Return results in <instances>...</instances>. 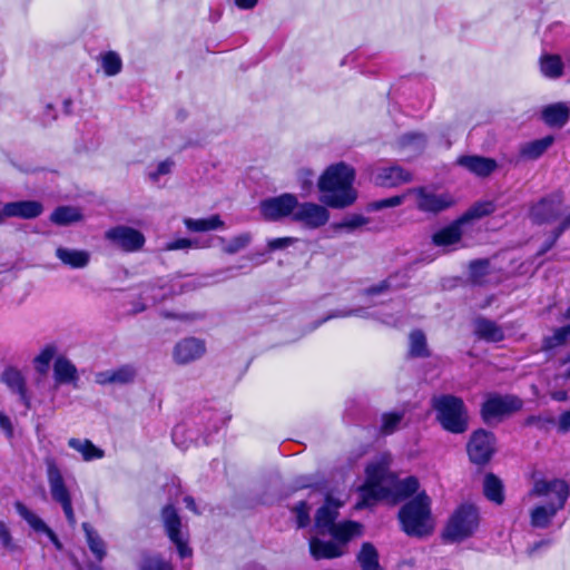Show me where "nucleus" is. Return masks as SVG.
Segmentation results:
<instances>
[{
	"mask_svg": "<svg viewBox=\"0 0 570 570\" xmlns=\"http://www.w3.org/2000/svg\"><path fill=\"white\" fill-rule=\"evenodd\" d=\"M350 316H356L361 318H367L370 316V313L367 312L366 307H357V308H351V309H337L330 314H327L325 317L317 320L314 322L311 327L308 328V332H312L320 327L325 322L336 318V317H350Z\"/></svg>",
	"mask_w": 570,
	"mask_h": 570,
	"instance_id": "obj_45",
	"label": "nucleus"
},
{
	"mask_svg": "<svg viewBox=\"0 0 570 570\" xmlns=\"http://www.w3.org/2000/svg\"><path fill=\"white\" fill-rule=\"evenodd\" d=\"M47 479L52 500L60 504L63 514L70 525L76 524L71 494L65 483L62 473L53 458H46Z\"/></svg>",
	"mask_w": 570,
	"mask_h": 570,
	"instance_id": "obj_9",
	"label": "nucleus"
},
{
	"mask_svg": "<svg viewBox=\"0 0 570 570\" xmlns=\"http://www.w3.org/2000/svg\"><path fill=\"white\" fill-rule=\"evenodd\" d=\"M554 142V137L549 135L523 144L520 147V156L524 159L535 160L540 158Z\"/></svg>",
	"mask_w": 570,
	"mask_h": 570,
	"instance_id": "obj_34",
	"label": "nucleus"
},
{
	"mask_svg": "<svg viewBox=\"0 0 570 570\" xmlns=\"http://www.w3.org/2000/svg\"><path fill=\"white\" fill-rule=\"evenodd\" d=\"M174 165H175V163L170 158H167V159L160 161L157 165L156 170L149 173L150 180L157 181L160 176L170 174Z\"/></svg>",
	"mask_w": 570,
	"mask_h": 570,
	"instance_id": "obj_61",
	"label": "nucleus"
},
{
	"mask_svg": "<svg viewBox=\"0 0 570 570\" xmlns=\"http://www.w3.org/2000/svg\"><path fill=\"white\" fill-rule=\"evenodd\" d=\"M368 223V218L361 214H352L346 216L342 222L335 225L337 229H345L347 232H353Z\"/></svg>",
	"mask_w": 570,
	"mask_h": 570,
	"instance_id": "obj_50",
	"label": "nucleus"
},
{
	"mask_svg": "<svg viewBox=\"0 0 570 570\" xmlns=\"http://www.w3.org/2000/svg\"><path fill=\"white\" fill-rule=\"evenodd\" d=\"M463 222H460V218L450 224L449 226L440 229L434 233L432 236V242L435 246H450L459 243L462 237L461 226Z\"/></svg>",
	"mask_w": 570,
	"mask_h": 570,
	"instance_id": "obj_33",
	"label": "nucleus"
},
{
	"mask_svg": "<svg viewBox=\"0 0 570 570\" xmlns=\"http://www.w3.org/2000/svg\"><path fill=\"white\" fill-rule=\"evenodd\" d=\"M342 502L326 494L324 504L320 507L315 513L314 523L320 535H326L335 527H340L342 522L336 523L338 517V508Z\"/></svg>",
	"mask_w": 570,
	"mask_h": 570,
	"instance_id": "obj_18",
	"label": "nucleus"
},
{
	"mask_svg": "<svg viewBox=\"0 0 570 570\" xmlns=\"http://www.w3.org/2000/svg\"><path fill=\"white\" fill-rule=\"evenodd\" d=\"M82 529L85 531L87 543L90 551L92 552L97 561L101 562L106 557L105 541L100 538L98 532L94 530L88 522L82 523Z\"/></svg>",
	"mask_w": 570,
	"mask_h": 570,
	"instance_id": "obj_42",
	"label": "nucleus"
},
{
	"mask_svg": "<svg viewBox=\"0 0 570 570\" xmlns=\"http://www.w3.org/2000/svg\"><path fill=\"white\" fill-rule=\"evenodd\" d=\"M56 257L70 268L81 269L88 266L91 255L85 249L59 246L56 249Z\"/></svg>",
	"mask_w": 570,
	"mask_h": 570,
	"instance_id": "obj_29",
	"label": "nucleus"
},
{
	"mask_svg": "<svg viewBox=\"0 0 570 570\" xmlns=\"http://www.w3.org/2000/svg\"><path fill=\"white\" fill-rule=\"evenodd\" d=\"M14 509L21 519H23L36 533L46 534L57 550L62 549V543L53 530L49 528V525L40 517L32 512L26 504H23L21 501H16Z\"/></svg>",
	"mask_w": 570,
	"mask_h": 570,
	"instance_id": "obj_22",
	"label": "nucleus"
},
{
	"mask_svg": "<svg viewBox=\"0 0 570 570\" xmlns=\"http://www.w3.org/2000/svg\"><path fill=\"white\" fill-rule=\"evenodd\" d=\"M414 193L416 206L424 213L439 214L454 204L453 197L449 194H435L424 187L415 188Z\"/></svg>",
	"mask_w": 570,
	"mask_h": 570,
	"instance_id": "obj_19",
	"label": "nucleus"
},
{
	"mask_svg": "<svg viewBox=\"0 0 570 570\" xmlns=\"http://www.w3.org/2000/svg\"><path fill=\"white\" fill-rule=\"evenodd\" d=\"M563 196L561 193H551L543 196L529 209V218L534 225L550 224L558 220L563 214Z\"/></svg>",
	"mask_w": 570,
	"mask_h": 570,
	"instance_id": "obj_12",
	"label": "nucleus"
},
{
	"mask_svg": "<svg viewBox=\"0 0 570 570\" xmlns=\"http://www.w3.org/2000/svg\"><path fill=\"white\" fill-rule=\"evenodd\" d=\"M105 239L125 253L140 250L146 242L144 234L127 225H117L105 233Z\"/></svg>",
	"mask_w": 570,
	"mask_h": 570,
	"instance_id": "obj_14",
	"label": "nucleus"
},
{
	"mask_svg": "<svg viewBox=\"0 0 570 570\" xmlns=\"http://www.w3.org/2000/svg\"><path fill=\"white\" fill-rule=\"evenodd\" d=\"M206 342L203 338L188 336L179 340L173 348V360L178 365H188L206 354Z\"/></svg>",
	"mask_w": 570,
	"mask_h": 570,
	"instance_id": "obj_16",
	"label": "nucleus"
},
{
	"mask_svg": "<svg viewBox=\"0 0 570 570\" xmlns=\"http://www.w3.org/2000/svg\"><path fill=\"white\" fill-rule=\"evenodd\" d=\"M426 144V135L420 131L405 132L397 138L400 149L411 150L414 154H421L425 149Z\"/></svg>",
	"mask_w": 570,
	"mask_h": 570,
	"instance_id": "obj_37",
	"label": "nucleus"
},
{
	"mask_svg": "<svg viewBox=\"0 0 570 570\" xmlns=\"http://www.w3.org/2000/svg\"><path fill=\"white\" fill-rule=\"evenodd\" d=\"M292 511L296 515L297 528L304 529L309 524V505L306 501L302 500L297 502Z\"/></svg>",
	"mask_w": 570,
	"mask_h": 570,
	"instance_id": "obj_53",
	"label": "nucleus"
},
{
	"mask_svg": "<svg viewBox=\"0 0 570 570\" xmlns=\"http://www.w3.org/2000/svg\"><path fill=\"white\" fill-rule=\"evenodd\" d=\"M524 425L535 426L540 431H549L556 425V419L551 415H530L525 419Z\"/></svg>",
	"mask_w": 570,
	"mask_h": 570,
	"instance_id": "obj_51",
	"label": "nucleus"
},
{
	"mask_svg": "<svg viewBox=\"0 0 570 570\" xmlns=\"http://www.w3.org/2000/svg\"><path fill=\"white\" fill-rule=\"evenodd\" d=\"M298 199L294 194L284 193L278 196L267 197L259 202V213L267 222H278L293 216Z\"/></svg>",
	"mask_w": 570,
	"mask_h": 570,
	"instance_id": "obj_13",
	"label": "nucleus"
},
{
	"mask_svg": "<svg viewBox=\"0 0 570 570\" xmlns=\"http://www.w3.org/2000/svg\"><path fill=\"white\" fill-rule=\"evenodd\" d=\"M495 210V206L492 202H479L472 205L461 217L460 222L464 224L474 219L491 215Z\"/></svg>",
	"mask_w": 570,
	"mask_h": 570,
	"instance_id": "obj_46",
	"label": "nucleus"
},
{
	"mask_svg": "<svg viewBox=\"0 0 570 570\" xmlns=\"http://www.w3.org/2000/svg\"><path fill=\"white\" fill-rule=\"evenodd\" d=\"M532 494L549 498L544 504H538L530 511V525L534 529H548L557 513L562 510L570 495L568 483L561 479L538 480Z\"/></svg>",
	"mask_w": 570,
	"mask_h": 570,
	"instance_id": "obj_3",
	"label": "nucleus"
},
{
	"mask_svg": "<svg viewBox=\"0 0 570 570\" xmlns=\"http://www.w3.org/2000/svg\"><path fill=\"white\" fill-rule=\"evenodd\" d=\"M483 494L489 501L501 505L504 502V485L501 479L491 472L487 473L483 480Z\"/></svg>",
	"mask_w": 570,
	"mask_h": 570,
	"instance_id": "obj_35",
	"label": "nucleus"
},
{
	"mask_svg": "<svg viewBox=\"0 0 570 570\" xmlns=\"http://www.w3.org/2000/svg\"><path fill=\"white\" fill-rule=\"evenodd\" d=\"M330 213L326 207L309 202H298L292 216L293 222L299 223L309 229H316L326 225Z\"/></svg>",
	"mask_w": 570,
	"mask_h": 570,
	"instance_id": "obj_17",
	"label": "nucleus"
},
{
	"mask_svg": "<svg viewBox=\"0 0 570 570\" xmlns=\"http://www.w3.org/2000/svg\"><path fill=\"white\" fill-rule=\"evenodd\" d=\"M229 420L224 412L213 409L204 407L198 414L191 420V423H179L176 424L171 432V439L176 446L181 450H186L190 444L205 445L210 444L212 435L217 433Z\"/></svg>",
	"mask_w": 570,
	"mask_h": 570,
	"instance_id": "obj_2",
	"label": "nucleus"
},
{
	"mask_svg": "<svg viewBox=\"0 0 570 570\" xmlns=\"http://www.w3.org/2000/svg\"><path fill=\"white\" fill-rule=\"evenodd\" d=\"M478 527V508L471 503H463L451 515L443 531V539L450 542L463 541L473 535Z\"/></svg>",
	"mask_w": 570,
	"mask_h": 570,
	"instance_id": "obj_7",
	"label": "nucleus"
},
{
	"mask_svg": "<svg viewBox=\"0 0 570 570\" xmlns=\"http://www.w3.org/2000/svg\"><path fill=\"white\" fill-rule=\"evenodd\" d=\"M541 120L550 128H563L570 119V108L566 102H554L542 108Z\"/></svg>",
	"mask_w": 570,
	"mask_h": 570,
	"instance_id": "obj_27",
	"label": "nucleus"
},
{
	"mask_svg": "<svg viewBox=\"0 0 570 570\" xmlns=\"http://www.w3.org/2000/svg\"><path fill=\"white\" fill-rule=\"evenodd\" d=\"M570 229V213L568 215H566L562 220L559 223L558 226H556L550 235H549V239H553V243L557 244L558 239L562 236V234Z\"/></svg>",
	"mask_w": 570,
	"mask_h": 570,
	"instance_id": "obj_63",
	"label": "nucleus"
},
{
	"mask_svg": "<svg viewBox=\"0 0 570 570\" xmlns=\"http://www.w3.org/2000/svg\"><path fill=\"white\" fill-rule=\"evenodd\" d=\"M557 430L559 433L564 434L570 431V410L564 411L560 414L559 419L556 420Z\"/></svg>",
	"mask_w": 570,
	"mask_h": 570,
	"instance_id": "obj_64",
	"label": "nucleus"
},
{
	"mask_svg": "<svg viewBox=\"0 0 570 570\" xmlns=\"http://www.w3.org/2000/svg\"><path fill=\"white\" fill-rule=\"evenodd\" d=\"M101 68L106 76L114 77L121 72L122 60L116 51H107L100 55Z\"/></svg>",
	"mask_w": 570,
	"mask_h": 570,
	"instance_id": "obj_47",
	"label": "nucleus"
},
{
	"mask_svg": "<svg viewBox=\"0 0 570 570\" xmlns=\"http://www.w3.org/2000/svg\"><path fill=\"white\" fill-rule=\"evenodd\" d=\"M431 406L441 428L452 434H463L469 429V412L464 401L453 394L433 396Z\"/></svg>",
	"mask_w": 570,
	"mask_h": 570,
	"instance_id": "obj_6",
	"label": "nucleus"
},
{
	"mask_svg": "<svg viewBox=\"0 0 570 570\" xmlns=\"http://www.w3.org/2000/svg\"><path fill=\"white\" fill-rule=\"evenodd\" d=\"M14 509L21 519H23L36 533L46 534L57 550L62 549V543L53 530L49 528V525L40 517L32 512L26 504H23L21 501H16Z\"/></svg>",
	"mask_w": 570,
	"mask_h": 570,
	"instance_id": "obj_21",
	"label": "nucleus"
},
{
	"mask_svg": "<svg viewBox=\"0 0 570 570\" xmlns=\"http://www.w3.org/2000/svg\"><path fill=\"white\" fill-rule=\"evenodd\" d=\"M0 543H1V547L10 553L21 551L20 546L14 542V540L11 535L10 529L1 520H0Z\"/></svg>",
	"mask_w": 570,
	"mask_h": 570,
	"instance_id": "obj_52",
	"label": "nucleus"
},
{
	"mask_svg": "<svg viewBox=\"0 0 570 570\" xmlns=\"http://www.w3.org/2000/svg\"><path fill=\"white\" fill-rule=\"evenodd\" d=\"M297 180L303 191L308 193L314 185V173L311 169L302 168L297 171Z\"/></svg>",
	"mask_w": 570,
	"mask_h": 570,
	"instance_id": "obj_60",
	"label": "nucleus"
},
{
	"mask_svg": "<svg viewBox=\"0 0 570 570\" xmlns=\"http://www.w3.org/2000/svg\"><path fill=\"white\" fill-rule=\"evenodd\" d=\"M403 419V412H389L382 414L380 432L384 435L393 434L399 430Z\"/></svg>",
	"mask_w": 570,
	"mask_h": 570,
	"instance_id": "obj_49",
	"label": "nucleus"
},
{
	"mask_svg": "<svg viewBox=\"0 0 570 570\" xmlns=\"http://www.w3.org/2000/svg\"><path fill=\"white\" fill-rule=\"evenodd\" d=\"M564 318L570 321V306L564 313ZM570 337V323L554 330L551 336L543 338L542 348L552 350L567 343Z\"/></svg>",
	"mask_w": 570,
	"mask_h": 570,
	"instance_id": "obj_43",
	"label": "nucleus"
},
{
	"mask_svg": "<svg viewBox=\"0 0 570 570\" xmlns=\"http://www.w3.org/2000/svg\"><path fill=\"white\" fill-rule=\"evenodd\" d=\"M564 65L558 55H542L540 70L546 78L558 79L563 75Z\"/></svg>",
	"mask_w": 570,
	"mask_h": 570,
	"instance_id": "obj_41",
	"label": "nucleus"
},
{
	"mask_svg": "<svg viewBox=\"0 0 570 570\" xmlns=\"http://www.w3.org/2000/svg\"><path fill=\"white\" fill-rule=\"evenodd\" d=\"M53 379L57 385L73 383L78 380L77 367L65 356H58L53 363Z\"/></svg>",
	"mask_w": 570,
	"mask_h": 570,
	"instance_id": "obj_31",
	"label": "nucleus"
},
{
	"mask_svg": "<svg viewBox=\"0 0 570 570\" xmlns=\"http://www.w3.org/2000/svg\"><path fill=\"white\" fill-rule=\"evenodd\" d=\"M523 402L512 394H489L481 404L480 415L484 424L494 425L522 409Z\"/></svg>",
	"mask_w": 570,
	"mask_h": 570,
	"instance_id": "obj_8",
	"label": "nucleus"
},
{
	"mask_svg": "<svg viewBox=\"0 0 570 570\" xmlns=\"http://www.w3.org/2000/svg\"><path fill=\"white\" fill-rule=\"evenodd\" d=\"M43 212V206L38 200H17L3 204L4 219L8 217H18L22 219H33Z\"/></svg>",
	"mask_w": 570,
	"mask_h": 570,
	"instance_id": "obj_25",
	"label": "nucleus"
},
{
	"mask_svg": "<svg viewBox=\"0 0 570 570\" xmlns=\"http://www.w3.org/2000/svg\"><path fill=\"white\" fill-rule=\"evenodd\" d=\"M366 481L361 489L362 503L357 507L370 505L373 501L386 499L390 497V488L385 482L391 478L387 468L382 463L368 464L365 469Z\"/></svg>",
	"mask_w": 570,
	"mask_h": 570,
	"instance_id": "obj_10",
	"label": "nucleus"
},
{
	"mask_svg": "<svg viewBox=\"0 0 570 570\" xmlns=\"http://www.w3.org/2000/svg\"><path fill=\"white\" fill-rule=\"evenodd\" d=\"M404 199V195H395L389 198L375 200L368 205V208L371 210H382L384 208L397 207L403 204Z\"/></svg>",
	"mask_w": 570,
	"mask_h": 570,
	"instance_id": "obj_56",
	"label": "nucleus"
},
{
	"mask_svg": "<svg viewBox=\"0 0 570 570\" xmlns=\"http://www.w3.org/2000/svg\"><path fill=\"white\" fill-rule=\"evenodd\" d=\"M161 315L165 318L178 320V321H181L185 323H194L196 321H200V320L205 318V314L199 313V312L173 313V312L164 311V312H161Z\"/></svg>",
	"mask_w": 570,
	"mask_h": 570,
	"instance_id": "obj_58",
	"label": "nucleus"
},
{
	"mask_svg": "<svg viewBox=\"0 0 570 570\" xmlns=\"http://www.w3.org/2000/svg\"><path fill=\"white\" fill-rule=\"evenodd\" d=\"M456 165L482 178L489 177L498 168L495 159L479 155L460 156Z\"/></svg>",
	"mask_w": 570,
	"mask_h": 570,
	"instance_id": "obj_23",
	"label": "nucleus"
},
{
	"mask_svg": "<svg viewBox=\"0 0 570 570\" xmlns=\"http://www.w3.org/2000/svg\"><path fill=\"white\" fill-rule=\"evenodd\" d=\"M208 244H199L198 240H191L188 238H179L176 240H173L166 245V249L168 250H178V249H186L190 247H208Z\"/></svg>",
	"mask_w": 570,
	"mask_h": 570,
	"instance_id": "obj_59",
	"label": "nucleus"
},
{
	"mask_svg": "<svg viewBox=\"0 0 570 570\" xmlns=\"http://www.w3.org/2000/svg\"><path fill=\"white\" fill-rule=\"evenodd\" d=\"M57 353V347L53 344H49L41 350V352L35 357V368L36 371L45 375L49 371L50 362L55 357Z\"/></svg>",
	"mask_w": 570,
	"mask_h": 570,
	"instance_id": "obj_48",
	"label": "nucleus"
},
{
	"mask_svg": "<svg viewBox=\"0 0 570 570\" xmlns=\"http://www.w3.org/2000/svg\"><path fill=\"white\" fill-rule=\"evenodd\" d=\"M431 504V498L425 491H422L400 508L397 519L406 535L421 539L433 532L434 521Z\"/></svg>",
	"mask_w": 570,
	"mask_h": 570,
	"instance_id": "obj_4",
	"label": "nucleus"
},
{
	"mask_svg": "<svg viewBox=\"0 0 570 570\" xmlns=\"http://www.w3.org/2000/svg\"><path fill=\"white\" fill-rule=\"evenodd\" d=\"M250 235L245 233L240 234L229 240L224 247V252L227 254H236L244 249L250 243Z\"/></svg>",
	"mask_w": 570,
	"mask_h": 570,
	"instance_id": "obj_55",
	"label": "nucleus"
},
{
	"mask_svg": "<svg viewBox=\"0 0 570 570\" xmlns=\"http://www.w3.org/2000/svg\"><path fill=\"white\" fill-rule=\"evenodd\" d=\"M470 277L474 283H480L481 279L489 273V261L476 259L472 261L469 266Z\"/></svg>",
	"mask_w": 570,
	"mask_h": 570,
	"instance_id": "obj_54",
	"label": "nucleus"
},
{
	"mask_svg": "<svg viewBox=\"0 0 570 570\" xmlns=\"http://www.w3.org/2000/svg\"><path fill=\"white\" fill-rule=\"evenodd\" d=\"M497 438L493 432L485 429L473 431L466 443L469 460L482 468L487 465L495 453Z\"/></svg>",
	"mask_w": 570,
	"mask_h": 570,
	"instance_id": "obj_11",
	"label": "nucleus"
},
{
	"mask_svg": "<svg viewBox=\"0 0 570 570\" xmlns=\"http://www.w3.org/2000/svg\"><path fill=\"white\" fill-rule=\"evenodd\" d=\"M140 570H173V567L159 557H145Z\"/></svg>",
	"mask_w": 570,
	"mask_h": 570,
	"instance_id": "obj_57",
	"label": "nucleus"
},
{
	"mask_svg": "<svg viewBox=\"0 0 570 570\" xmlns=\"http://www.w3.org/2000/svg\"><path fill=\"white\" fill-rule=\"evenodd\" d=\"M137 376V368L131 364H125L114 370L98 372L95 381L99 385L132 383Z\"/></svg>",
	"mask_w": 570,
	"mask_h": 570,
	"instance_id": "obj_24",
	"label": "nucleus"
},
{
	"mask_svg": "<svg viewBox=\"0 0 570 570\" xmlns=\"http://www.w3.org/2000/svg\"><path fill=\"white\" fill-rule=\"evenodd\" d=\"M296 240L294 237L272 238L267 240V249L268 252L281 250L293 245Z\"/></svg>",
	"mask_w": 570,
	"mask_h": 570,
	"instance_id": "obj_62",
	"label": "nucleus"
},
{
	"mask_svg": "<svg viewBox=\"0 0 570 570\" xmlns=\"http://www.w3.org/2000/svg\"><path fill=\"white\" fill-rule=\"evenodd\" d=\"M0 382L19 396V401L24 405L26 410L31 409V399L28 394L27 382L20 370L14 366H7L1 373Z\"/></svg>",
	"mask_w": 570,
	"mask_h": 570,
	"instance_id": "obj_20",
	"label": "nucleus"
},
{
	"mask_svg": "<svg viewBox=\"0 0 570 570\" xmlns=\"http://www.w3.org/2000/svg\"><path fill=\"white\" fill-rule=\"evenodd\" d=\"M332 540H324L317 537L309 539V552L315 560L336 559L347 553L351 540L361 534V524L355 521H344L331 532Z\"/></svg>",
	"mask_w": 570,
	"mask_h": 570,
	"instance_id": "obj_5",
	"label": "nucleus"
},
{
	"mask_svg": "<svg viewBox=\"0 0 570 570\" xmlns=\"http://www.w3.org/2000/svg\"><path fill=\"white\" fill-rule=\"evenodd\" d=\"M80 219L79 210L70 206H59L50 215V220L58 226H68Z\"/></svg>",
	"mask_w": 570,
	"mask_h": 570,
	"instance_id": "obj_44",
	"label": "nucleus"
},
{
	"mask_svg": "<svg viewBox=\"0 0 570 570\" xmlns=\"http://www.w3.org/2000/svg\"><path fill=\"white\" fill-rule=\"evenodd\" d=\"M355 170L341 161L328 166L318 178L320 200L327 207L343 209L353 205L357 191L353 187Z\"/></svg>",
	"mask_w": 570,
	"mask_h": 570,
	"instance_id": "obj_1",
	"label": "nucleus"
},
{
	"mask_svg": "<svg viewBox=\"0 0 570 570\" xmlns=\"http://www.w3.org/2000/svg\"><path fill=\"white\" fill-rule=\"evenodd\" d=\"M356 561L361 570H385L380 563V554L375 546L371 542H363Z\"/></svg>",
	"mask_w": 570,
	"mask_h": 570,
	"instance_id": "obj_32",
	"label": "nucleus"
},
{
	"mask_svg": "<svg viewBox=\"0 0 570 570\" xmlns=\"http://www.w3.org/2000/svg\"><path fill=\"white\" fill-rule=\"evenodd\" d=\"M184 224L189 232L194 233L216 230L225 226L219 215H212L207 218H185Z\"/></svg>",
	"mask_w": 570,
	"mask_h": 570,
	"instance_id": "obj_36",
	"label": "nucleus"
},
{
	"mask_svg": "<svg viewBox=\"0 0 570 570\" xmlns=\"http://www.w3.org/2000/svg\"><path fill=\"white\" fill-rule=\"evenodd\" d=\"M407 356L411 358H426L430 356L426 336L421 330L410 333Z\"/></svg>",
	"mask_w": 570,
	"mask_h": 570,
	"instance_id": "obj_39",
	"label": "nucleus"
},
{
	"mask_svg": "<svg viewBox=\"0 0 570 570\" xmlns=\"http://www.w3.org/2000/svg\"><path fill=\"white\" fill-rule=\"evenodd\" d=\"M419 487V480L413 475L402 480H395L390 489V497H394L396 500H405L415 494Z\"/></svg>",
	"mask_w": 570,
	"mask_h": 570,
	"instance_id": "obj_38",
	"label": "nucleus"
},
{
	"mask_svg": "<svg viewBox=\"0 0 570 570\" xmlns=\"http://www.w3.org/2000/svg\"><path fill=\"white\" fill-rule=\"evenodd\" d=\"M474 335L488 343H499L504 340L503 328L494 321L479 316L473 322Z\"/></svg>",
	"mask_w": 570,
	"mask_h": 570,
	"instance_id": "obj_28",
	"label": "nucleus"
},
{
	"mask_svg": "<svg viewBox=\"0 0 570 570\" xmlns=\"http://www.w3.org/2000/svg\"><path fill=\"white\" fill-rule=\"evenodd\" d=\"M161 521L169 540L176 546L180 559H186L191 556L193 551L188 547L187 539L184 538L181 532V519L171 504H167L161 510Z\"/></svg>",
	"mask_w": 570,
	"mask_h": 570,
	"instance_id": "obj_15",
	"label": "nucleus"
},
{
	"mask_svg": "<svg viewBox=\"0 0 570 570\" xmlns=\"http://www.w3.org/2000/svg\"><path fill=\"white\" fill-rule=\"evenodd\" d=\"M68 445L81 453L82 459L85 461H94L98 459H102L105 456V451L100 448L96 446L90 440H80L76 438H71L68 441Z\"/></svg>",
	"mask_w": 570,
	"mask_h": 570,
	"instance_id": "obj_40",
	"label": "nucleus"
},
{
	"mask_svg": "<svg viewBox=\"0 0 570 570\" xmlns=\"http://www.w3.org/2000/svg\"><path fill=\"white\" fill-rule=\"evenodd\" d=\"M409 277L406 273H394L380 282L376 285L370 286L363 289V294L366 296H375L380 294H384L389 291L399 289L405 287L407 284Z\"/></svg>",
	"mask_w": 570,
	"mask_h": 570,
	"instance_id": "obj_30",
	"label": "nucleus"
},
{
	"mask_svg": "<svg viewBox=\"0 0 570 570\" xmlns=\"http://www.w3.org/2000/svg\"><path fill=\"white\" fill-rule=\"evenodd\" d=\"M411 180V174L399 165L379 168L374 183L381 187H395Z\"/></svg>",
	"mask_w": 570,
	"mask_h": 570,
	"instance_id": "obj_26",
	"label": "nucleus"
}]
</instances>
